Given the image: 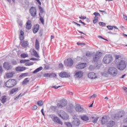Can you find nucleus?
I'll use <instances>...</instances> for the list:
<instances>
[{
	"instance_id": "45",
	"label": "nucleus",
	"mask_w": 127,
	"mask_h": 127,
	"mask_svg": "<svg viewBox=\"0 0 127 127\" xmlns=\"http://www.w3.org/2000/svg\"><path fill=\"white\" fill-rule=\"evenodd\" d=\"M86 56L87 57H91V56H92V54H91V52H87L86 53Z\"/></svg>"
},
{
	"instance_id": "7",
	"label": "nucleus",
	"mask_w": 127,
	"mask_h": 127,
	"mask_svg": "<svg viewBox=\"0 0 127 127\" xmlns=\"http://www.w3.org/2000/svg\"><path fill=\"white\" fill-rule=\"evenodd\" d=\"M30 13L33 17H35L36 16V14H37V10L36 9V7H31L30 8Z\"/></svg>"
},
{
	"instance_id": "27",
	"label": "nucleus",
	"mask_w": 127,
	"mask_h": 127,
	"mask_svg": "<svg viewBox=\"0 0 127 127\" xmlns=\"http://www.w3.org/2000/svg\"><path fill=\"white\" fill-rule=\"evenodd\" d=\"M29 81L30 80L29 78H26L24 79L22 84V85H27V84H28V83H29Z\"/></svg>"
},
{
	"instance_id": "14",
	"label": "nucleus",
	"mask_w": 127,
	"mask_h": 127,
	"mask_svg": "<svg viewBox=\"0 0 127 127\" xmlns=\"http://www.w3.org/2000/svg\"><path fill=\"white\" fill-rule=\"evenodd\" d=\"M72 124L74 127H79L80 126V120L78 118H75L72 121Z\"/></svg>"
},
{
	"instance_id": "33",
	"label": "nucleus",
	"mask_w": 127,
	"mask_h": 127,
	"mask_svg": "<svg viewBox=\"0 0 127 127\" xmlns=\"http://www.w3.org/2000/svg\"><path fill=\"white\" fill-rule=\"evenodd\" d=\"M33 53L35 57H36L37 58H39V55H38V53H37V52L35 50L33 49Z\"/></svg>"
},
{
	"instance_id": "15",
	"label": "nucleus",
	"mask_w": 127,
	"mask_h": 127,
	"mask_svg": "<svg viewBox=\"0 0 127 127\" xmlns=\"http://www.w3.org/2000/svg\"><path fill=\"white\" fill-rule=\"evenodd\" d=\"M75 110L79 113L84 111V108L81 106L80 104H76L75 106Z\"/></svg>"
},
{
	"instance_id": "37",
	"label": "nucleus",
	"mask_w": 127,
	"mask_h": 127,
	"mask_svg": "<svg viewBox=\"0 0 127 127\" xmlns=\"http://www.w3.org/2000/svg\"><path fill=\"white\" fill-rule=\"evenodd\" d=\"M91 119H92V120H94L92 121V123H97V122H98V120H99V118H95V117H91Z\"/></svg>"
},
{
	"instance_id": "52",
	"label": "nucleus",
	"mask_w": 127,
	"mask_h": 127,
	"mask_svg": "<svg viewBox=\"0 0 127 127\" xmlns=\"http://www.w3.org/2000/svg\"><path fill=\"white\" fill-rule=\"evenodd\" d=\"M51 77H53V78L56 77V74H55V73H51Z\"/></svg>"
},
{
	"instance_id": "55",
	"label": "nucleus",
	"mask_w": 127,
	"mask_h": 127,
	"mask_svg": "<svg viewBox=\"0 0 127 127\" xmlns=\"http://www.w3.org/2000/svg\"><path fill=\"white\" fill-rule=\"evenodd\" d=\"M93 14L95 15V16H98V15H100V13H99L98 12H94Z\"/></svg>"
},
{
	"instance_id": "6",
	"label": "nucleus",
	"mask_w": 127,
	"mask_h": 127,
	"mask_svg": "<svg viewBox=\"0 0 127 127\" xmlns=\"http://www.w3.org/2000/svg\"><path fill=\"white\" fill-rule=\"evenodd\" d=\"M50 117L54 123H56V124H58V125H60V126H63V122L58 117L53 116V115H50Z\"/></svg>"
},
{
	"instance_id": "60",
	"label": "nucleus",
	"mask_w": 127,
	"mask_h": 127,
	"mask_svg": "<svg viewBox=\"0 0 127 127\" xmlns=\"http://www.w3.org/2000/svg\"><path fill=\"white\" fill-rule=\"evenodd\" d=\"M59 68H63V64H60L59 65Z\"/></svg>"
},
{
	"instance_id": "32",
	"label": "nucleus",
	"mask_w": 127,
	"mask_h": 127,
	"mask_svg": "<svg viewBox=\"0 0 127 127\" xmlns=\"http://www.w3.org/2000/svg\"><path fill=\"white\" fill-rule=\"evenodd\" d=\"M61 104H62V106L64 108L67 106V101L65 100H62L61 101Z\"/></svg>"
},
{
	"instance_id": "2",
	"label": "nucleus",
	"mask_w": 127,
	"mask_h": 127,
	"mask_svg": "<svg viewBox=\"0 0 127 127\" xmlns=\"http://www.w3.org/2000/svg\"><path fill=\"white\" fill-rule=\"evenodd\" d=\"M116 66L118 70L123 71L127 68V64H126V61L121 60L117 63Z\"/></svg>"
},
{
	"instance_id": "50",
	"label": "nucleus",
	"mask_w": 127,
	"mask_h": 127,
	"mask_svg": "<svg viewBox=\"0 0 127 127\" xmlns=\"http://www.w3.org/2000/svg\"><path fill=\"white\" fill-rule=\"evenodd\" d=\"M57 107L58 108H64L62 104L61 103H58L57 104Z\"/></svg>"
},
{
	"instance_id": "20",
	"label": "nucleus",
	"mask_w": 127,
	"mask_h": 127,
	"mask_svg": "<svg viewBox=\"0 0 127 127\" xmlns=\"http://www.w3.org/2000/svg\"><path fill=\"white\" fill-rule=\"evenodd\" d=\"M125 115H126V113L124 111H121L116 115V118H123Z\"/></svg>"
},
{
	"instance_id": "58",
	"label": "nucleus",
	"mask_w": 127,
	"mask_h": 127,
	"mask_svg": "<svg viewBox=\"0 0 127 127\" xmlns=\"http://www.w3.org/2000/svg\"><path fill=\"white\" fill-rule=\"evenodd\" d=\"M124 123L125 124H127V116L126 117V118L123 121Z\"/></svg>"
},
{
	"instance_id": "63",
	"label": "nucleus",
	"mask_w": 127,
	"mask_h": 127,
	"mask_svg": "<svg viewBox=\"0 0 127 127\" xmlns=\"http://www.w3.org/2000/svg\"><path fill=\"white\" fill-rule=\"evenodd\" d=\"M60 87H61V86H59L58 87H57V86H53L52 88H54L55 89H58V88H60Z\"/></svg>"
},
{
	"instance_id": "23",
	"label": "nucleus",
	"mask_w": 127,
	"mask_h": 127,
	"mask_svg": "<svg viewBox=\"0 0 127 127\" xmlns=\"http://www.w3.org/2000/svg\"><path fill=\"white\" fill-rule=\"evenodd\" d=\"M20 33L19 35L20 40H21V41H23L24 39V32L22 30H21L20 31Z\"/></svg>"
},
{
	"instance_id": "38",
	"label": "nucleus",
	"mask_w": 127,
	"mask_h": 127,
	"mask_svg": "<svg viewBox=\"0 0 127 127\" xmlns=\"http://www.w3.org/2000/svg\"><path fill=\"white\" fill-rule=\"evenodd\" d=\"M39 15L40 17V20L41 22L43 24H44V19H43V18L41 16V15L40 14V13L39 14Z\"/></svg>"
},
{
	"instance_id": "21",
	"label": "nucleus",
	"mask_w": 127,
	"mask_h": 127,
	"mask_svg": "<svg viewBox=\"0 0 127 127\" xmlns=\"http://www.w3.org/2000/svg\"><path fill=\"white\" fill-rule=\"evenodd\" d=\"M20 44L22 47H24V48H25L28 46V42L26 41H23L20 42Z\"/></svg>"
},
{
	"instance_id": "26",
	"label": "nucleus",
	"mask_w": 127,
	"mask_h": 127,
	"mask_svg": "<svg viewBox=\"0 0 127 127\" xmlns=\"http://www.w3.org/2000/svg\"><path fill=\"white\" fill-rule=\"evenodd\" d=\"M115 125H116V123H115L114 121H110L107 124L108 127H114Z\"/></svg>"
},
{
	"instance_id": "47",
	"label": "nucleus",
	"mask_w": 127,
	"mask_h": 127,
	"mask_svg": "<svg viewBox=\"0 0 127 127\" xmlns=\"http://www.w3.org/2000/svg\"><path fill=\"white\" fill-rule=\"evenodd\" d=\"M97 98V94H93L92 96L89 97V99H91L92 98Z\"/></svg>"
},
{
	"instance_id": "53",
	"label": "nucleus",
	"mask_w": 127,
	"mask_h": 127,
	"mask_svg": "<svg viewBox=\"0 0 127 127\" xmlns=\"http://www.w3.org/2000/svg\"><path fill=\"white\" fill-rule=\"evenodd\" d=\"M22 96H23V94L22 95L21 93H20L17 97L15 98V100L18 99L19 97H22Z\"/></svg>"
},
{
	"instance_id": "46",
	"label": "nucleus",
	"mask_w": 127,
	"mask_h": 127,
	"mask_svg": "<svg viewBox=\"0 0 127 127\" xmlns=\"http://www.w3.org/2000/svg\"><path fill=\"white\" fill-rule=\"evenodd\" d=\"M107 27L109 30H113V27L112 26L108 25Z\"/></svg>"
},
{
	"instance_id": "4",
	"label": "nucleus",
	"mask_w": 127,
	"mask_h": 127,
	"mask_svg": "<svg viewBox=\"0 0 127 127\" xmlns=\"http://www.w3.org/2000/svg\"><path fill=\"white\" fill-rule=\"evenodd\" d=\"M58 116L64 121L69 120V115L64 111L61 110L57 113Z\"/></svg>"
},
{
	"instance_id": "36",
	"label": "nucleus",
	"mask_w": 127,
	"mask_h": 127,
	"mask_svg": "<svg viewBox=\"0 0 127 127\" xmlns=\"http://www.w3.org/2000/svg\"><path fill=\"white\" fill-rule=\"evenodd\" d=\"M27 76H28V73H24L20 75V78H22V77H27Z\"/></svg>"
},
{
	"instance_id": "16",
	"label": "nucleus",
	"mask_w": 127,
	"mask_h": 127,
	"mask_svg": "<svg viewBox=\"0 0 127 127\" xmlns=\"http://www.w3.org/2000/svg\"><path fill=\"white\" fill-rule=\"evenodd\" d=\"M15 70L17 72H23L26 70V67L24 66H17L15 68Z\"/></svg>"
},
{
	"instance_id": "42",
	"label": "nucleus",
	"mask_w": 127,
	"mask_h": 127,
	"mask_svg": "<svg viewBox=\"0 0 127 127\" xmlns=\"http://www.w3.org/2000/svg\"><path fill=\"white\" fill-rule=\"evenodd\" d=\"M44 76V77L50 78V77H51V73H45Z\"/></svg>"
},
{
	"instance_id": "9",
	"label": "nucleus",
	"mask_w": 127,
	"mask_h": 127,
	"mask_svg": "<svg viewBox=\"0 0 127 127\" xmlns=\"http://www.w3.org/2000/svg\"><path fill=\"white\" fill-rule=\"evenodd\" d=\"M64 64L65 65H66L68 67H70L74 64V62L73 61V60L71 58H68L66 60L64 61Z\"/></svg>"
},
{
	"instance_id": "17",
	"label": "nucleus",
	"mask_w": 127,
	"mask_h": 127,
	"mask_svg": "<svg viewBox=\"0 0 127 127\" xmlns=\"http://www.w3.org/2000/svg\"><path fill=\"white\" fill-rule=\"evenodd\" d=\"M83 75H84V73L81 70L76 71L75 73V76L76 77V78H82Z\"/></svg>"
},
{
	"instance_id": "57",
	"label": "nucleus",
	"mask_w": 127,
	"mask_h": 127,
	"mask_svg": "<svg viewBox=\"0 0 127 127\" xmlns=\"http://www.w3.org/2000/svg\"><path fill=\"white\" fill-rule=\"evenodd\" d=\"M72 23L76 24V25H77V26H79V27L81 26V25L80 24H78L76 22L73 21Z\"/></svg>"
},
{
	"instance_id": "44",
	"label": "nucleus",
	"mask_w": 127,
	"mask_h": 127,
	"mask_svg": "<svg viewBox=\"0 0 127 127\" xmlns=\"http://www.w3.org/2000/svg\"><path fill=\"white\" fill-rule=\"evenodd\" d=\"M66 126H67V127H72V124L69 123V122H66L65 123Z\"/></svg>"
},
{
	"instance_id": "24",
	"label": "nucleus",
	"mask_w": 127,
	"mask_h": 127,
	"mask_svg": "<svg viewBox=\"0 0 127 127\" xmlns=\"http://www.w3.org/2000/svg\"><path fill=\"white\" fill-rule=\"evenodd\" d=\"M35 48L36 50H39L40 48V46L39 45V41L38 39H36L35 41Z\"/></svg>"
},
{
	"instance_id": "1",
	"label": "nucleus",
	"mask_w": 127,
	"mask_h": 127,
	"mask_svg": "<svg viewBox=\"0 0 127 127\" xmlns=\"http://www.w3.org/2000/svg\"><path fill=\"white\" fill-rule=\"evenodd\" d=\"M17 81L15 79H9L7 80L4 84V86L6 88H13L15 86H16Z\"/></svg>"
},
{
	"instance_id": "35",
	"label": "nucleus",
	"mask_w": 127,
	"mask_h": 127,
	"mask_svg": "<svg viewBox=\"0 0 127 127\" xmlns=\"http://www.w3.org/2000/svg\"><path fill=\"white\" fill-rule=\"evenodd\" d=\"M93 23L96 24L98 21H99V17L98 16H95L94 19L93 20Z\"/></svg>"
},
{
	"instance_id": "29",
	"label": "nucleus",
	"mask_w": 127,
	"mask_h": 127,
	"mask_svg": "<svg viewBox=\"0 0 127 127\" xmlns=\"http://www.w3.org/2000/svg\"><path fill=\"white\" fill-rule=\"evenodd\" d=\"M42 69H43V68L42 66H40L38 68H37V69H36L33 72V74H35L36 73H38V72H39L40 71H41V70H42Z\"/></svg>"
},
{
	"instance_id": "19",
	"label": "nucleus",
	"mask_w": 127,
	"mask_h": 127,
	"mask_svg": "<svg viewBox=\"0 0 127 127\" xmlns=\"http://www.w3.org/2000/svg\"><path fill=\"white\" fill-rule=\"evenodd\" d=\"M88 77L89 79H94L97 78V75H96V73L94 72H90L88 73Z\"/></svg>"
},
{
	"instance_id": "39",
	"label": "nucleus",
	"mask_w": 127,
	"mask_h": 127,
	"mask_svg": "<svg viewBox=\"0 0 127 127\" xmlns=\"http://www.w3.org/2000/svg\"><path fill=\"white\" fill-rule=\"evenodd\" d=\"M39 9L40 10V13H43L44 12V10L43 9V8H42V7L39 6Z\"/></svg>"
},
{
	"instance_id": "62",
	"label": "nucleus",
	"mask_w": 127,
	"mask_h": 127,
	"mask_svg": "<svg viewBox=\"0 0 127 127\" xmlns=\"http://www.w3.org/2000/svg\"><path fill=\"white\" fill-rule=\"evenodd\" d=\"M37 2L40 4V5H41V2L40 1V0H36Z\"/></svg>"
},
{
	"instance_id": "12",
	"label": "nucleus",
	"mask_w": 127,
	"mask_h": 127,
	"mask_svg": "<svg viewBox=\"0 0 127 127\" xmlns=\"http://www.w3.org/2000/svg\"><path fill=\"white\" fill-rule=\"evenodd\" d=\"M15 72L14 71L8 72L5 73V78L6 79H11L14 76Z\"/></svg>"
},
{
	"instance_id": "18",
	"label": "nucleus",
	"mask_w": 127,
	"mask_h": 127,
	"mask_svg": "<svg viewBox=\"0 0 127 127\" xmlns=\"http://www.w3.org/2000/svg\"><path fill=\"white\" fill-rule=\"evenodd\" d=\"M32 27V24H31V21L28 20L26 24V29H28V30H30V29H31V28Z\"/></svg>"
},
{
	"instance_id": "51",
	"label": "nucleus",
	"mask_w": 127,
	"mask_h": 127,
	"mask_svg": "<svg viewBox=\"0 0 127 127\" xmlns=\"http://www.w3.org/2000/svg\"><path fill=\"white\" fill-rule=\"evenodd\" d=\"M37 108H38V107H37V105H34V106H33V107H32V110H33V111H35V110H37Z\"/></svg>"
},
{
	"instance_id": "11",
	"label": "nucleus",
	"mask_w": 127,
	"mask_h": 127,
	"mask_svg": "<svg viewBox=\"0 0 127 127\" xmlns=\"http://www.w3.org/2000/svg\"><path fill=\"white\" fill-rule=\"evenodd\" d=\"M3 67L6 70H11L12 69V66L8 62H4L3 64Z\"/></svg>"
},
{
	"instance_id": "5",
	"label": "nucleus",
	"mask_w": 127,
	"mask_h": 127,
	"mask_svg": "<svg viewBox=\"0 0 127 127\" xmlns=\"http://www.w3.org/2000/svg\"><path fill=\"white\" fill-rule=\"evenodd\" d=\"M113 60L112 55H107L103 58V62L105 64H110V63L113 62Z\"/></svg>"
},
{
	"instance_id": "22",
	"label": "nucleus",
	"mask_w": 127,
	"mask_h": 127,
	"mask_svg": "<svg viewBox=\"0 0 127 127\" xmlns=\"http://www.w3.org/2000/svg\"><path fill=\"white\" fill-rule=\"evenodd\" d=\"M39 30V25L37 24L34 26V29H33V31L34 34L37 33L38 31Z\"/></svg>"
},
{
	"instance_id": "10",
	"label": "nucleus",
	"mask_w": 127,
	"mask_h": 127,
	"mask_svg": "<svg viewBox=\"0 0 127 127\" xmlns=\"http://www.w3.org/2000/svg\"><path fill=\"white\" fill-rule=\"evenodd\" d=\"M87 66V64L86 63H79L76 64L75 67L76 69L79 70H81V69H84V68H86Z\"/></svg>"
},
{
	"instance_id": "31",
	"label": "nucleus",
	"mask_w": 127,
	"mask_h": 127,
	"mask_svg": "<svg viewBox=\"0 0 127 127\" xmlns=\"http://www.w3.org/2000/svg\"><path fill=\"white\" fill-rule=\"evenodd\" d=\"M101 122L102 125H105L107 123V117H102Z\"/></svg>"
},
{
	"instance_id": "25",
	"label": "nucleus",
	"mask_w": 127,
	"mask_h": 127,
	"mask_svg": "<svg viewBox=\"0 0 127 127\" xmlns=\"http://www.w3.org/2000/svg\"><path fill=\"white\" fill-rule=\"evenodd\" d=\"M18 90H19L18 88H14L12 89L10 91V95H13V94H14V93L16 92H17Z\"/></svg>"
},
{
	"instance_id": "43",
	"label": "nucleus",
	"mask_w": 127,
	"mask_h": 127,
	"mask_svg": "<svg viewBox=\"0 0 127 127\" xmlns=\"http://www.w3.org/2000/svg\"><path fill=\"white\" fill-rule=\"evenodd\" d=\"M29 61V60H21L20 61V63H25L26 62H28Z\"/></svg>"
},
{
	"instance_id": "59",
	"label": "nucleus",
	"mask_w": 127,
	"mask_h": 127,
	"mask_svg": "<svg viewBox=\"0 0 127 127\" xmlns=\"http://www.w3.org/2000/svg\"><path fill=\"white\" fill-rule=\"evenodd\" d=\"M12 64L13 65H16V64H17V62L15 61H14L12 62Z\"/></svg>"
},
{
	"instance_id": "41",
	"label": "nucleus",
	"mask_w": 127,
	"mask_h": 127,
	"mask_svg": "<svg viewBox=\"0 0 127 127\" xmlns=\"http://www.w3.org/2000/svg\"><path fill=\"white\" fill-rule=\"evenodd\" d=\"M37 104L38 106H40V107H42V106H43L44 102L42 101H38Z\"/></svg>"
},
{
	"instance_id": "48",
	"label": "nucleus",
	"mask_w": 127,
	"mask_h": 127,
	"mask_svg": "<svg viewBox=\"0 0 127 127\" xmlns=\"http://www.w3.org/2000/svg\"><path fill=\"white\" fill-rule=\"evenodd\" d=\"M3 72V69L2 68V66L0 65V74H1Z\"/></svg>"
},
{
	"instance_id": "64",
	"label": "nucleus",
	"mask_w": 127,
	"mask_h": 127,
	"mask_svg": "<svg viewBox=\"0 0 127 127\" xmlns=\"http://www.w3.org/2000/svg\"><path fill=\"white\" fill-rule=\"evenodd\" d=\"M124 18L125 20H127V16L126 15H124Z\"/></svg>"
},
{
	"instance_id": "13",
	"label": "nucleus",
	"mask_w": 127,
	"mask_h": 127,
	"mask_svg": "<svg viewBox=\"0 0 127 127\" xmlns=\"http://www.w3.org/2000/svg\"><path fill=\"white\" fill-rule=\"evenodd\" d=\"M59 76L61 77V78H68L70 77V74L65 71H63L60 73Z\"/></svg>"
},
{
	"instance_id": "28",
	"label": "nucleus",
	"mask_w": 127,
	"mask_h": 127,
	"mask_svg": "<svg viewBox=\"0 0 127 127\" xmlns=\"http://www.w3.org/2000/svg\"><path fill=\"white\" fill-rule=\"evenodd\" d=\"M6 96L4 95L3 96L1 97V99H0V101L1 102V103H2V104H4V103H5V102H6Z\"/></svg>"
},
{
	"instance_id": "40",
	"label": "nucleus",
	"mask_w": 127,
	"mask_h": 127,
	"mask_svg": "<svg viewBox=\"0 0 127 127\" xmlns=\"http://www.w3.org/2000/svg\"><path fill=\"white\" fill-rule=\"evenodd\" d=\"M115 60H119V59L122 58V56L121 55H115Z\"/></svg>"
},
{
	"instance_id": "8",
	"label": "nucleus",
	"mask_w": 127,
	"mask_h": 127,
	"mask_svg": "<svg viewBox=\"0 0 127 127\" xmlns=\"http://www.w3.org/2000/svg\"><path fill=\"white\" fill-rule=\"evenodd\" d=\"M102 54L100 52H97L95 55V56L93 57V61L94 62H97V61H99L101 57H102Z\"/></svg>"
},
{
	"instance_id": "56",
	"label": "nucleus",
	"mask_w": 127,
	"mask_h": 127,
	"mask_svg": "<svg viewBox=\"0 0 127 127\" xmlns=\"http://www.w3.org/2000/svg\"><path fill=\"white\" fill-rule=\"evenodd\" d=\"M99 25H106V23L103 22H100L99 23Z\"/></svg>"
},
{
	"instance_id": "30",
	"label": "nucleus",
	"mask_w": 127,
	"mask_h": 127,
	"mask_svg": "<svg viewBox=\"0 0 127 127\" xmlns=\"http://www.w3.org/2000/svg\"><path fill=\"white\" fill-rule=\"evenodd\" d=\"M81 120L82 121H84L85 122H87V121H89V117L86 115H84L83 116L81 117Z\"/></svg>"
},
{
	"instance_id": "3",
	"label": "nucleus",
	"mask_w": 127,
	"mask_h": 127,
	"mask_svg": "<svg viewBox=\"0 0 127 127\" xmlns=\"http://www.w3.org/2000/svg\"><path fill=\"white\" fill-rule=\"evenodd\" d=\"M118 69L114 66H110L107 70V74L111 75L112 77H116L118 75Z\"/></svg>"
},
{
	"instance_id": "61",
	"label": "nucleus",
	"mask_w": 127,
	"mask_h": 127,
	"mask_svg": "<svg viewBox=\"0 0 127 127\" xmlns=\"http://www.w3.org/2000/svg\"><path fill=\"white\" fill-rule=\"evenodd\" d=\"M79 22H80V23H82V24H83L84 25H86V24H85L84 22L82 21V20H79Z\"/></svg>"
},
{
	"instance_id": "49",
	"label": "nucleus",
	"mask_w": 127,
	"mask_h": 127,
	"mask_svg": "<svg viewBox=\"0 0 127 127\" xmlns=\"http://www.w3.org/2000/svg\"><path fill=\"white\" fill-rule=\"evenodd\" d=\"M25 66H31V65H33V63H26L25 64Z\"/></svg>"
},
{
	"instance_id": "34",
	"label": "nucleus",
	"mask_w": 127,
	"mask_h": 127,
	"mask_svg": "<svg viewBox=\"0 0 127 127\" xmlns=\"http://www.w3.org/2000/svg\"><path fill=\"white\" fill-rule=\"evenodd\" d=\"M21 58H28V55L27 54L23 53L21 54Z\"/></svg>"
},
{
	"instance_id": "54",
	"label": "nucleus",
	"mask_w": 127,
	"mask_h": 127,
	"mask_svg": "<svg viewBox=\"0 0 127 127\" xmlns=\"http://www.w3.org/2000/svg\"><path fill=\"white\" fill-rule=\"evenodd\" d=\"M80 19H86L87 18V17L84 16H81L79 17Z\"/></svg>"
}]
</instances>
